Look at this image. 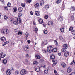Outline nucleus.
Wrapping results in <instances>:
<instances>
[{"label":"nucleus","mask_w":75,"mask_h":75,"mask_svg":"<svg viewBox=\"0 0 75 75\" xmlns=\"http://www.w3.org/2000/svg\"><path fill=\"white\" fill-rule=\"evenodd\" d=\"M58 50V49L57 48H54L53 49V47L51 46L48 47L47 48V52L51 53L52 51L53 52H55Z\"/></svg>","instance_id":"obj_1"},{"label":"nucleus","mask_w":75,"mask_h":75,"mask_svg":"<svg viewBox=\"0 0 75 75\" xmlns=\"http://www.w3.org/2000/svg\"><path fill=\"white\" fill-rule=\"evenodd\" d=\"M17 21H14L13 22L15 25H18V24H20L21 23V19H20V18H18Z\"/></svg>","instance_id":"obj_2"},{"label":"nucleus","mask_w":75,"mask_h":75,"mask_svg":"<svg viewBox=\"0 0 75 75\" xmlns=\"http://www.w3.org/2000/svg\"><path fill=\"white\" fill-rule=\"evenodd\" d=\"M1 32L4 34H7L9 33V30L8 29H3L1 30Z\"/></svg>","instance_id":"obj_3"},{"label":"nucleus","mask_w":75,"mask_h":75,"mask_svg":"<svg viewBox=\"0 0 75 75\" xmlns=\"http://www.w3.org/2000/svg\"><path fill=\"white\" fill-rule=\"evenodd\" d=\"M27 73L26 70L25 69L22 70L20 71V74L21 75H25Z\"/></svg>","instance_id":"obj_4"},{"label":"nucleus","mask_w":75,"mask_h":75,"mask_svg":"<svg viewBox=\"0 0 75 75\" xmlns=\"http://www.w3.org/2000/svg\"><path fill=\"white\" fill-rule=\"evenodd\" d=\"M35 69L36 71V72H40V67L38 66H36L35 67Z\"/></svg>","instance_id":"obj_5"},{"label":"nucleus","mask_w":75,"mask_h":75,"mask_svg":"<svg viewBox=\"0 0 75 75\" xmlns=\"http://www.w3.org/2000/svg\"><path fill=\"white\" fill-rule=\"evenodd\" d=\"M48 25L50 27H52V25H54V23H53V22L51 21H49L48 23Z\"/></svg>","instance_id":"obj_6"},{"label":"nucleus","mask_w":75,"mask_h":75,"mask_svg":"<svg viewBox=\"0 0 75 75\" xmlns=\"http://www.w3.org/2000/svg\"><path fill=\"white\" fill-rule=\"evenodd\" d=\"M6 57V54H5L4 53H0V58H4Z\"/></svg>","instance_id":"obj_7"},{"label":"nucleus","mask_w":75,"mask_h":75,"mask_svg":"<svg viewBox=\"0 0 75 75\" xmlns=\"http://www.w3.org/2000/svg\"><path fill=\"white\" fill-rule=\"evenodd\" d=\"M11 73V70L10 69H8L6 71V74L7 75H10Z\"/></svg>","instance_id":"obj_8"},{"label":"nucleus","mask_w":75,"mask_h":75,"mask_svg":"<svg viewBox=\"0 0 75 75\" xmlns=\"http://www.w3.org/2000/svg\"><path fill=\"white\" fill-rule=\"evenodd\" d=\"M24 50L25 51H29V47L27 46H25L24 47Z\"/></svg>","instance_id":"obj_9"},{"label":"nucleus","mask_w":75,"mask_h":75,"mask_svg":"<svg viewBox=\"0 0 75 75\" xmlns=\"http://www.w3.org/2000/svg\"><path fill=\"white\" fill-rule=\"evenodd\" d=\"M52 62H54V63L53 64V66H55V65H56V64L58 63V62L57 60L54 61V60H52Z\"/></svg>","instance_id":"obj_10"},{"label":"nucleus","mask_w":75,"mask_h":75,"mask_svg":"<svg viewBox=\"0 0 75 75\" xmlns=\"http://www.w3.org/2000/svg\"><path fill=\"white\" fill-rule=\"evenodd\" d=\"M28 35H29V34L27 32H26L25 34V38L26 40H27V37H28Z\"/></svg>","instance_id":"obj_11"},{"label":"nucleus","mask_w":75,"mask_h":75,"mask_svg":"<svg viewBox=\"0 0 75 75\" xmlns=\"http://www.w3.org/2000/svg\"><path fill=\"white\" fill-rule=\"evenodd\" d=\"M61 65L62 68H65V67H67V65H66V64L64 63H62Z\"/></svg>","instance_id":"obj_12"},{"label":"nucleus","mask_w":75,"mask_h":75,"mask_svg":"<svg viewBox=\"0 0 75 75\" xmlns=\"http://www.w3.org/2000/svg\"><path fill=\"white\" fill-rule=\"evenodd\" d=\"M67 72L69 73H70V72H71V71H72V69L70 67H69L67 69Z\"/></svg>","instance_id":"obj_13"},{"label":"nucleus","mask_w":75,"mask_h":75,"mask_svg":"<svg viewBox=\"0 0 75 75\" xmlns=\"http://www.w3.org/2000/svg\"><path fill=\"white\" fill-rule=\"evenodd\" d=\"M69 52H68V51H67L66 52H65L64 55V56H65V57H68V56L69 55Z\"/></svg>","instance_id":"obj_14"},{"label":"nucleus","mask_w":75,"mask_h":75,"mask_svg":"<svg viewBox=\"0 0 75 75\" xmlns=\"http://www.w3.org/2000/svg\"><path fill=\"white\" fill-rule=\"evenodd\" d=\"M2 62L3 64H7V59H4L3 60H2Z\"/></svg>","instance_id":"obj_15"},{"label":"nucleus","mask_w":75,"mask_h":75,"mask_svg":"<svg viewBox=\"0 0 75 75\" xmlns=\"http://www.w3.org/2000/svg\"><path fill=\"white\" fill-rule=\"evenodd\" d=\"M50 58L51 59H54L55 58V56L54 55L52 54L50 56Z\"/></svg>","instance_id":"obj_16"},{"label":"nucleus","mask_w":75,"mask_h":75,"mask_svg":"<svg viewBox=\"0 0 75 75\" xmlns=\"http://www.w3.org/2000/svg\"><path fill=\"white\" fill-rule=\"evenodd\" d=\"M43 21L42 19H39V23L40 24H42Z\"/></svg>","instance_id":"obj_17"},{"label":"nucleus","mask_w":75,"mask_h":75,"mask_svg":"<svg viewBox=\"0 0 75 75\" xmlns=\"http://www.w3.org/2000/svg\"><path fill=\"white\" fill-rule=\"evenodd\" d=\"M1 40L2 41H6V38L4 37H3L1 38Z\"/></svg>","instance_id":"obj_18"},{"label":"nucleus","mask_w":75,"mask_h":75,"mask_svg":"<svg viewBox=\"0 0 75 75\" xmlns=\"http://www.w3.org/2000/svg\"><path fill=\"white\" fill-rule=\"evenodd\" d=\"M49 7H50V6H49V5H46L45 6V8L46 10H48L49 8Z\"/></svg>","instance_id":"obj_19"},{"label":"nucleus","mask_w":75,"mask_h":75,"mask_svg":"<svg viewBox=\"0 0 75 75\" xmlns=\"http://www.w3.org/2000/svg\"><path fill=\"white\" fill-rule=\"evenodd\" d=\"M63 48L67 49L68 48V45L66 44H64L63 45Z\"/></svg>","instance_id":"obj_20"},{"label":"nucleus","mask_w":75,"mask_h":75,"mask_svg":"<svg viewBox=\"0 0 75 75\" xmlns=\"http://www.w3.org/2000/svg\"><path fill=\"white\" fill-rule=\"evenodd\" d=\"M45 74H47L48 73V69H45L44 70Z\"/></svg>","instance_id":"obj_21"},{"label":"nucleus","mask_w":75,"mask_h":75,"mask_svg":"<svg viewBox=\"0 0 75 75\" xmlns=\"http://www.w3.org/2000/svg\"><path fill=\"white\" fill-rule=\"evenodd\" d=\"M35 57L36 59H40L41 58V56L38 55H36Z\"/></svg>","instance_id":"obj_22"},{"label":"nucleus","mask_w":75,"mask_h":75,"mask_svg":"<svg viewBox=\"0 0 75 75\" xmlns=\"http://www.w3.org/2000/svg\"><path fill=\"white\" fill-rule=\"evenodd\" d=\"M35 14L36 16H39L40 15V13L38 11L35 12Z\"/></svg>","instance_id":"obj_23"},{"label":"nucleus","mask_w":75,"mask_h":75,"mask_svg":"<svg viewBox=\"0 0 75 75\" xmlns=\"http://www.w3.org/2000/svg\"><path fill=\"white\" fill-rule=\"evenodd\" d=\"M33 63V64L35 65H37L38 64V62L37 61H34Z\"/></svg>","instance_id":"obj_24"},{"label":"nucleus","mask_w":75,"mask_h":75,"mask_svg":"<svg viewBox=\"0 0 75 75\" xmlns=\"http://www.w3.org/2000/svg\"><path fill=\"white\" fill-rule=\"evenodd\" d=\"M66 49L65 48H62L61 50H62V52H65L66 51Z\"/></svg>","instance_id":"obj_25"},{"label":"nucleus","mask_w":75,"mask_h":75,"mask_svg":"<svg viewBox=\"0 0 75 75\" xmlns=\"http://www.w3.org/2000/svg\"><path fill=\"white\" fill-rule=\"evenodd\" d=\"M32 1V0H26V2L27 3H30Z\"/></svg>","instance_id":"obj_26"},{"label":"nucleus","mask_w":75,"mask_h":75,"mask_svg":"<svg viewBox=\"0 0 75 75\" xmlns=\"http://www.w3.org/2000/svg\"><path fill=\"white\" fill-rule=\"evenodd\" d=\"M70 65H75V63L74 61V59L73 60V62H72L71 63Z\"/></svg>","instance_id":"obj_27"},{"label":"nucleus","mask_w":75,"mask_h":75,"mask_svg":"<svg viewBox=\"0 0 75 75\" xmlns=\"http://www.w3.org/2000/svg\"><path fill=\"white\" fill-rule=\"evenodd\" d=\"M59 21H63V17H60L59 19Z\"/></svg>","instance_id":"obj_28"},{"label":"nucleus","mask_w":75,"mask_h":75,"mask_svg":"<svg viewBox=\"0 0 75 75\" xmlns=\"http://www.w3.org/2000/svg\"><path fill=\"white\" fill-rule=\"evenodd\" d=\"M7 6L8 7H11V3H8L7 4Z\"/></svg>","instance_id":"obj_29"},{"label":"nucleus","mask_w":75,"mask_h":75,"mask_svg":"<svg viewBox=\"0 0 75 75\" xmlns=\"http://www.w3.org/2000/svg\"><path fill=\"white\" fill-rule=\"evenodd\" d=\"M18 10L19 12H21L22 10H23V8L21 7H19L18 9Z\"/></svg>","instance_id":"obj_30"},{"label":"nucleus","mask_w":75,"mask_h":75,"mask_svg":"<svg viewBox=\"0 0 75 75\" xmlns=\"http://www.w3.org/2000/svg\"><path fill=\"white\" fill-rule=\"evenodd\" d=\"M61 1V0H56V2L57 4H58V3H59Z\"/></svg>","instance_id":"obj_31"},{"label":"nucleus","mask_w":75,"mask_h":75,"mask_svg":"<svg viewBox=\"0 0 75 75\" xmlns=\"http://www.w3.org/2000/svg\"><path fill=\"white\" fill-rule=\"evenodd\" d=\"M60 31L62 33H64V28H61Z\"/></svg>","instance_id":"obj_32"},{"label":"nucleus","mask_w":75,"mask_h":75,"mask_svg":"<svg viewBox=\"0 0 75 75\" xmlns=\"http://www.w3.org/2000/svg\"><path fill=\"white\" fill-rule=\"evenodd\" d=\"M39 6V3H37L35 5V7L36 8V7H38Z\"/></svg>","instance_id":"obj_33"},{"label":"nucleus","mask_w":75,"mask_h":75,"mask_svg":"<svg viewBox=\"0 0 75 75\" xmlns=\"http://www.w3.org/2000/svg\"><path fill=\"white\" fill-rule=\"evenodd\" d=\"M19 73H20V72L18 70H16L15 71V73L16 75H18Z\"/></svg>","instance_id":"obj_34"},{"label":"nucleus","mask_w":75,"mask_h":75,"mask_svg":"<svg viewBox=\"0 0 75 75\" xmlns=\"http://www.w3.org/2000/svg\"><path fill=\"white\" fill-rule=\"evenodd\" d=\"M18 16L19 17H21V16H22V14L21 13H19L18 14Z\"/></svg>","instance_id":"obj_35"},{"label":"nucleus","mask_w":75,"mask_h":75,"mask_svg":"<svg viewBox=\"0 0 75 75\" xmlns=\"http://www.w3.org/2000/svg\"><path fill=\"white\" fill-rule=\"evenodd\" d=\"M21 6H22V7H25V3H21Z\"/></svg>","instance_id":"obj_36"},{"label":"nucleus","mask_w":75,"mask_h":75,"mask_svg":"<svg viewBox=\"0 0 75 75\" xmlns=\"http://www.w3.org/2000/svg\"><path fill=\"white\" fill-rule=\"evenodd\" d=\"M48 18V15H46L45 16L44 18L46 19V20H47Z\"/></svg>","instance_id":"obj_37"},{"label":"nucleus","mask_w":75,"mask_h":75,"mask_svg":"<svg viewBox=\"0 0 75 75\" xmlns=\"http://www.w3.org/2000/svg\"><path fill=\"white\" fill-rule=\"evenodd\" d=\"M4 19L5 20H7L8 19V17L6 15H5L4 16Z\"/></svg>","instance_id":"obj_38"},{"label":"nucleus","mask_w":75,"mask_h":75,"mask_svg":"<svg viewBox=\"0 0 75 75\" xmlns=\"http://www.w3.org/2000/svg\"><path fill=\"white\" fill-rule=\"evenodd\" d=\"M71 10L72 11H74V10H75V7H72L71 8Z\"/></svg>","instance_id":"obj_39"},{"label":"nucleus","mask_w":75,"mask_h":75,"mask_svg":"<svg viewBox=\"0 0 75 75\" xmlns=\"http://www.w3.org/2000/svg\"><path fill=\"white\" fill-rule=\"evenodd\" d=\"M54 43L56 46H58V42H57V40H55Z\"/></svg>","instance_id":"obj_40"},{"label":"nucleus","mask_w":75,"mask_h":75,"mask_svg":"<svg viewBox=\"0 0 75 75\" xmlns=\"http://www.w3.org/2000/svg\"><path fill=\"white\" fill-rule=\"evenodd\" d=\"M43 53L45 54V53H46L47 51H46V49H43Z\"/></svg>","instance_id":"obj_41"},{"label":"nucleus","mask_w":75,"mask_h":75,"mask_svg":"<svg viewBox=\"0 0 75 75\" xmlns=\"http://www.w3.org/2000/svg\"><path fill=\"white\" fill-rule=\"evenodd\" d=\"M71 33L73 35H75V30L72 31Z\"/></svg>","instance_id":"obj_42"},{"label":"nucleus","mask_w":75,"mask_h":75,"mask_svg":"<svg viewBox=\"0 0 75 75\" xmlns=\"http://www.w3.org/2000/svg\"><path fill=\"white\" fill-rule=\"evenodd\" d=\"M10 20L12 22H14V19L13 18H11Z\"/></svg>","instance_id":"obj_43"},{"label":"nucleus","mask_w":75,"mask_h":75,"mask_svg":"<svg viewBox=\"0 0 75 75\" xmlns=\"http://www.w3.org/2000/svg\"><path fill=\"white\" fill-rule=\"evenodd\" d=\"M47 43H48V42L47 41V40H45L43 44H45V45H46Z\"/></svg>","instance_id":"obj_44"},{"label":"nucleus","mask_w":75,"mask_h":75,"mask_svg":"<svg viewBox=\"0 0 75 75\" xmlns=\"http://www.w3.org/2000/svg\"><path fill=\"white\" fill-rule=\"evenodd\" d=\"M47 33H48V31H47V30H45L44 31V33L45 34H47Z\"/></svg>","instance_id":"obj_45"},{"label":"nucleus","mask_w":75,"mask_h":75,"mask_svg":"<svg viewBox=\"0 0 75 75\" xmlns=\"http://www.w3.org/2000/svg\"><path fill=\"white\" fill-rule=\"evenodd\" d=\"M38 28H35V33H37V32H38Z\"/></svg>","instance_id":"obj_46"},{"label":"nucleus","mask_w":75,"mask_h":75,"mask_svg":"<svg viewBox=\"0 0 75 75\" xmlns=\"http://www.w3.org/2000/svg\"><path fill=\"white\" fill-rule=\"evenodd\" d=\"M0 1L2 4H4V0H0Z\"/></svg>","instance_id":"obj_47"},{"label":"nucleus","mask_w":75,"mask_h":75,"mask_svg":"<svg viewBox=\"0 0 75 75\" xmlns=\"http://www.w3.org/2000/svg\"><path fill=\"white\" fill-rule=\"evenodd\" d=\"M40 62L41 63H42V62H44V60H43V59H41L40 60Z\"/></svg>","instance_id":"obj_48"},{"label":"nucleus","mask_w":75,"mask_h":75,"mask_svg":"<svg viewBox=\"0 0 75 75\" xmlns=\"http://www.w3.org/2000/svg\"><path fill=\"white\" fill-rule=\"evenodd\" d=\"M14 30L15 32H18V29L17 28H16Z\"/></svg>","instance_id":"obj_49"},{"label":"nucleus","mask_w":75,"mask_h":75,"mask_svg":"<svg viewBox=\"0 0 75 75\" xmlns=\"http://www.w3.org/2000/svg\"><path fill=\"white\" fill-rule=\"evenodd\" d=\"M72 30H73V28L72 27H70L69 29V30L70 31H71Z\"/></svg>","instance_id":"obj_50"},{"label":"nucleus","mask_w":75,"mask_h":75,"mask_svg":"<svg viewBox=\"0 0 75 75\" xmlns=\"http://www.w3.org/2000/svg\"><path fill=\"white\" fill-rule=\"evenodd\" d=\"M11 70L12 71H14V69L13 67H12L11 68Z\"/></svg>","instance_id":"obj_51"},{"label":"nucleus","mask_w":75,"mask_h":75,"mask_svg":"<svg viewBox=\"0 0 75 75\" xmlns=\"http://www.w3.org/2000/svg\"><path fill=\"white\" fill-rule=\"evenodd\" d=\"M69 75H75V72L72 73Z\"/></svg>","instance_id":"obj_52"},{"label":"nucleus","mask_w":75,"mask_h":75,"mask_svg":"<svg viewBox=\"0 0 75 75\" xmlns=\"http://www.w3.org/2000/svg\"><path fill=\"white\" fill-rule=\"evenodd\" d=\"M42 66L43 68H45L46 67V66L44 65H42Z\"/></svg>","instance_id":"obj_53"},{"label":"nucleus","mask_w":75,"mask_h":75,"mask_svg":"<svg viewBox=\"0 0 75 75\" xmlns=\"http://www.w3.org/2000/svg\"><path fill=\"white\" fill-rule=\"evenodd\" d=\"M13 10H14V11H13L14 12H16V11H17V9L16 8H14Z\"/></svg>","instance_id":"obj_54"},{"label":"nucleus","mask_w":75,"mask_h":75,"mask_svg":"<svg viewBox=\"0 0 75 75\" xmlns=\"http://www.w3.org/2000/svg\"><path fill=\"white\" fill-rule=\"evenodd\" d=\"M18 35H19L20 34H21H21H22V32L19 31L18 32Z\"/></svg>","instance_id":"obj_55"},{"label":"nucleus","mask_w":75,"mask_h":75,"mask_svg":"<svg viewBox=\"0 0 75 75\" xmlns=\"http://www.w3.org/2000/svg\"><path fill=\"white\" fill-rule=\"evenodd\" d=\"M11 44L12 45H14V42H11Z\"/></svg>","instance_id":"obj_56"},{"label":"nucleus","mask_w":75,"mask_h":75,"mask_svg":"<svg viewBox=\"0 0 75 75\" xmlns=\"http://www.w3.org/2000/svg\"><path fill=\"white\" fill-rule=\"evenodd\" d=\"M25 63H26V64H27V63H28V60L27 59H25Z\"/></svg>","instance_id":"obj_57"},{"label":"nucleus","mask_w":75,"mask_h":75,"mask_svg":"<svg viewBox=\"0 0 75 75\" xmlns=\"http://www.w3.org/2000/svg\"><path fill=\"white\" fill-rule=\"evenodd\" d=\"M27 42L28 44H30L31 42V41L29 40H28Z\"/></svg>","instance_id":"obj_58"},{"label":"nucleus","mask_w":75,"mask_h":75,"mask_svg":"<svg viewBox=\"0 0 75 75\" xmlns=\"http://www.w3.org/2000/svg\"><path fill=\"white\" fill-rule=\"evenodd\" d=\"M6 44H7L6 42L4 43V44L2 46H4Z\"/></svg>","instance_id":"obj_59"},{"label":"nucleus","mask_w":75,"mask_h":75,"mask_svg":"<svg viewBox=\"0 0 75 75\" xmlns=\"http://www.w3.org/2000/svg\"><path fill=\"white\" fill-rule=\"evenodd\" d=\"M72 20H74V16H72Z\"/></svg>","instance_id":"obj_60"},{"label":"nucleus","mask_w":75,"mask_h":75,"mask_svg":"<svg viewBox=\"0 0 75 75\" xmlns=\"http://www.w3.org/2000/svg\"><path fill=\"white\" fill-rule=\"evenodd\" d=\"M59 38L60 40H62V39H63V38H62V37H59Z\"/></svg>","instance_id":"obj_61"},{"label":"nucleus","mask_w":75,"mask_h":75,"mask_svg":"<svg viewBox=\"0 0 75 75\" xmlns=\"http://www.w3.org/2000/svg\"><path fill=\"white\" fill-rule=\"evenodd\" d=\"M6 42L7 44H8V43H9V42L8 41H7Z\"/></svg>","instance_id":"obj_62"},{"label":"nucleus","mask_w":75,"mask_h":75,"mask_svg":"<svg viewBox=\"0 0 75 75\" xmlns=\"http://www.w3.org/2000/svg\"><path fill=\"white\" fill-rule=\"evenodd\" d=\"M41 2L42 4H44V1H41Z\"/></svg>","instance_id":"obj_63"},{"label":"nucleus","mask_w":75,"mask_h":75,"mask_svg":"<svg viewBox=\"0 0 75 75\" xmlns=\"http://www.w3.org/2000/svg\"><path fill=\"white\" fill-rule=\"evenodd\" d=\"M30 14L31 15H33V13L32 12H30Z\"/></svg>","instance_id":"obj_64"}]
</instances>
